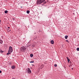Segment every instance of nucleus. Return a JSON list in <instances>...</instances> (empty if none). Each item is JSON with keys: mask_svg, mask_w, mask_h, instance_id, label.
<instances>
[{"mask_svg": "<svg viewBox=\"0 0 79 79\" xmlns=\"http://www.w3.org/2000/svg\"><path fill=\"white\" fill-rule=\"evenodd\" d=\"M21 52H24L25 50H26V48L24 46L20 48V49Z\"/></svg>", "mask_w": 79, "mask_h": 79, "instance_id": "nucleus-1", "label": "nucleus"}, {"mask_svg": "<svg viewBox=\"0 0 79 79\" xmlns=\"http://www.w3.org/2000/svg\"><path fill=\"white\" fill-rule=\"evenodd\" d=\"M8 52H10V53H12L13 52V49L12 48V47L11 46L9 47V49L8 50Z\"/></svg>", "mask_w": 79, "mask_h": 79, "instance_id": "nucleus-2", "label": "nucleus"}, {"mask_svg": "<svg viewBox=\"0 0 79 79\" xmlns=\"http://www.w3.org/2000/svg\"><path fill=\"white\" fill-rule=\"evenodd\" d=\"M27 72L28 73H29V74H31V69L30 68H28L27 69Z\"/></svg>", "mask_w": 79, "mask_h": 79, "instance_id": "nucleus-3", "label": "nucleus"}, {"mask_svg": "<svg viewBox=\"0 0 79 79\" xmlns=\"http://www.w3.org/2000/svg\"><path fill=\"white\" fill-rule=\"evenodd\" d=\"M45 1V0H40V4H41L42 3H43Z\"/></svg>", "mask_w": 79, "mask_h": 79, "instance_id": "nucleus-4", "label": "nucleus"}, {"mask_svg": "<svg viewBox=\"0 0 79 79\" xmlns=\"http://www.w3.org/2000/svg\"><path fill=\"white\" fill-rule=\"evenodd\" d=\"M16 68V67H15V66L13 65L11 66V68L12 69H15V68Z\"/></svg>", "mask_w": 79, "mask_h": 79, "instance_id": "nucleus-5", "label": "nucleus"}, {"mask_svg": "<svg viewBox=\"0 0 79 79\" xmlns=\"http://www.w3.org/2000/svg\"><path fill=\"white\" fill-rule=\"evenodd\" d=\"M37 4L40 5V0H38L37 1Z\"/></svg>", "mask_w": 79, "mask_h": 79, "instance_id": "nucleus-6", "label": "nucleus"}, {"mask_svg": "<svg viewBox=\"0 0 79 79\" xmlns=\"http://www.w3.org/2000/svg\"><path fill=\"white\" fill-rule=\"evenodd\" d=\"M51 44H54V41L53 40H52L51 41Z\"/></svg>", "mask_w": 79, "mask_h": 79, "instance_id": "nucleus-7", "label": "nucleus"}, {"mask_svg": "<svg viewBox=\"0 0 79 79\" xmlns=\"http://www.w3.org/2000/svg\"><path fill=\"white\" fill-rule=\"evenodd\" d=\"M44 64H42L40 66V68L42 69V68H43V67H44Z\"/></svg>", "mask_w": 79, "mask_h": 79, "instance_id": "nucleus-8", "label": "nucleus"}, {"mask_svg": "<svg viewBox=\"0 0 79 79\" xmlns=\"http://www.w3.org/2000/svg\"><path fill=\"white\" fill-rule=\"evenodd\" d=\"M11 52H9V51H8V53H7V55H10V54H11Z\"/></svg>", "mask_w": 79, "mask_h": 79, "instance_id": "nucleus-9", "label": "nucleus"}, {"mask_svg": "<svg viewBox=\"0 0 79 79\" xmlns=\"http://www.w3.org/2000/svg\"><path fill=\"white\" fill-rule=\"evenodd\" d=\"M3 43V40H0V44H2Z\"/></svg>", "mask_w": 79, "mask_h": 79, "instance_id": "nucleus-10", "label": "nucleus"}, {"mask_svg": "<svg viewBox=\"0 0 79 79\" xmlns=\"http://www.w3.org/2000/svg\"><path fill=\"white\" fill-rule=\"evenodd\" d=\"M68 35H65V38L66 39H68Z\"/></svg>", "mask_w": 79, "mask_h": 79, "instance_id": "nucleus-11", "label": "nucleus"}, {"mask_svg": "<svg viewBox=\"0 0 79 79\" xmlns=\"http://www.w3.org/2000/svg\"><path fill=\"white\" fill-rule=\"evenodd\" d=\"M34 55H33V54H30V57H31V58H32V56H33Z\"/></svg>", "mask_w": 79, "mask_h": 79, "instance_id": "nucleus-12", "label": "nucleus"}, {"mask_svg": "<svg viewBox=\"0 0 79 79\" xmlns=\"http://www.w3.org/2000/svg\"><path fill=\"white\" fill-rule=\"evenodd\" d=\"M30 12V11H29V10H27V14H29V13Z\"/></svg>", "mask_w": 79, "mask_h": 79, "instance_id": "nucleus-13", "label": "nucleus"}, {"mask_svg": "<svg viewBox=\"0 0 79 79\" xmlns=\"http://www.w3.org/2000/svg\"><path fill=\"white\" fill-rule=\"evenodd\" d=\"M5 13H8V11L7 10H5L4 12Z\"/></svg>", "mask_w": 79, "mask_h": 79, "instance_id": "nucleus-14", "label": "nucleus"}, {"mask_svg": "<svg viewBox=\"0 0 79 79\" xmlns=\"http://www.w3.org/2000/svg\"><path fill=\"white\" fill-rule=\"evenodd\" d=\"M3 51H2V50H0V53H3Z\"/></svg>", "mask_w": 79, "mask_h": 79, "instance_id": "nucleus-15", "label": "nucleus"}, {"mask_svg": "<svg viewBox=\"0 0 79 79\" xmlns=\"http://www.w3.org/2000/svg\"><path fill=\"white\" fill-rule=\"evenodd\" d=\"M77 51H79V48H77Z\"/></svg>", "mask_w": 79, "mask_h": 79, "instance_id": "nucleus-16", "label": "nucleus"}, {"mask_svg": "<svg viewBox=\"0 0 79 79\" xmlns=\"http://www.w3.org/2000/svg\"><path fill=\"white\" fill-rule=\"evenodd\" d=\"M7 31L8 32H9L10 31V30L9 29V28H7Z\"/></svg>", "mask_w": 79, "mask_h": 79, "instance_id": "nucleus-17", "label": "nucleus"}, {"mask_svg": "<svg viewBox=\"0 0 79 79\" xmlns=\"http://www.w3.org/2000/svg\"><path fill=\"white\" fill-rule=\"evenodd\" d=\"M32 47H35V45L34 44H33L32 45Z\"/></svg>", "mask_w": 79, "mask_h": 79, "instance_id": "nucleus-18", "label": "nucleus"}, {"mask_svg": "<svg viewBox=\"0 0 79 79\" xmlns=\"http://www.w3.org/2000/svg\"><path fill=\"white\" fill-rule=\"evenodd\" d=\"M54 66H55V67H56V66H57V65L56 64H55Z\"/></svg>", "mask_w": 79, "mask_h": 79, "instance_id": "nucleus-19", "label": "nucleus"}, {"mask_svg": "<svg viewBox=\"0 0 79 79\" xmlns=\"http://www.w3.org/2000/svg\"><path fill=\"white\" fill-rule=\"evenodd\" d=\"M34 61H31V62H30V63H34Z\"/></svg>", "mask_w": 79, "mask_h": 79, "instance_id": "nucleus-20", "label": "nucleus"}, {"mask_svg": "<svg viewBox=\"0 0 79 79\" xmlns=\"http://www.w3.org/2000/svg\"><path fill=\"white\" fill-rule=\"evenodd\" d=\"M47 3V2L45 1V2H44V4H45V3Z\"/></svg>", "mask_w": 79, "mask_h": 79, "instance_id": "nucleus-21", "label": "nucleus"}, {"mask_svg": "<svg viewBox=\"0 0 79 79\" xmlns=\"http://www.w3.org/2000/svg\"><path fill=\"white\" fill-rule=\"evenodd\" d=\"M66 42H69V41H68V40H66Z\"/></svg>", "mask_w": 79, "mask_h": 79, "instance_id": "nucleus-22", "label": "nucleus"}, {"mask_svg": "<svg viewBox=\"0 0 79 79\" xmlns=\"http://www.w3.org/2000/svg\"><path fill=\"white\" fill-rule=\"evenodd\" d=\"M13 19L14 21H15V18H13Z\"/></svg>", "mask_w": 79, "mask_h": 79, "instance_id": "nucleus-23", "label": "nucleus"}, {"mask_svg": "<svg viewBox=\"0 0 79 79\" xmlns=\"http://www.w3.org/2000/svg\"><path fill=\"white\" fill-rule=\"evenodd\" d=\"M66 58H67V60H68V59H69V58H68V57H66Z\"/></svg>", "mask_w": 79, "mask_h": 79, "instance_id": "nucleus-24", "label": "nucleus"}, {"mask_svg": "<svg viewBox=\"0 0 79 79\" xmlns=\"http://www.w3.org/2000/svg\"><path fill=\"white\" fill-rule=\"evenodd\" d=\"M37 36H36L35 37V39H37Z\"/></svg>", "mask_w": 79, "mask_h": 79, "instance_id": "nucleus-25", "label": "nucleus"}, {"mask_svg": "<svg viewBox=\"0 0 79 79\" xmlns=\"http://www.w3.org/2000/svg\"><path fill=\"white\" fill-rule=\"evenodd\" d=\"M67 60H68V61H70V60H69V59H68Z\"/></svg>", "mask_w": 79, "mask_h": 79, "instance_id": "nucleus-26", "label": "nucleus"}, {"mask_svg": "<svg viewBox=\"0 0 79 79\" xmlns=\"http://www.w3.org/2000/svg\"><path fill=\"white\" fill-rule=\"evenodd\" d=\"M0 73H2V71L0 70Z\"/></svg>", "mask_w": 79, "mask_h": 79, "instance_id": "nucleus-27", "label": "nucleus"}, {"mask_svg": "<svg viewBox=\"0 0 79 79\" xmlns=\"http://www.w3.org/2000/svg\"><path fill=\"white\" fill-rule=\"evenodd\" d=\"M8 29H10V27H8Z\"/></svg>", "mask_w": 79, "mask_h": 79, "instance_id": "nucleus-28", "label": "nucleus"}, {"mask_svg": "<svg viewBox=\"0 0 79 79\" xmlns=\"http://www.w3.org/2000/svg\"><path fill=\"white\" fill-rule=\"evenodd\" d=\"M1 23V20H0V24Z\"/></svg>", "mask_w": 79, "mask_h": 79, "instance_id": "nucleus-29", "label": "nucleus"}, {"mask_svg": "<svg viewBox=\"0 0 79 79\" xmlns=\"http://www.w3.org/2000/svg\"><path fill=\"white\" fill-rule=\"evenodd\" d=\"M12 79H15V78H12Z\"/></svg>", "mask_w": 79, "mask_h": 79, "instance_id": "nucleus-30", "label": "nucleus"}, {"mask_svg": "<svg viewBox=\"0 0 79 79\" xmlns=\"http://www.w3.org/2000/svg\"><path fill=\"white\" fill-rule=\"evenodd\" d=\"M69 61H68V62L69 63Z\"/></svg>", "mask_w": 79, "mask_h": 79, "instance_id": "nucleus-31", "label": "nucleus"}, {"mask_svg": "<svg viewBox=\"0 0 79 79\" xmlns=\"http://www.w3.org/2000/svg\"><path fill=\"white\" fill-rule=\"evenodd\" d=\"M72 69H73V68H72Z\"/></svg>", "mask_w": 79, "mask_h": 79, "instance_id": "nucleus-32", "label": "nucleus"}, {"mask_svg": "<svg viewBox=\"0 0 79 79\" xmlns=\"http://www.w3.org/2000/svg\"><path fill=\"white\" fill-rule=\"evenodd\" d=\"M32 66H34V65L32 64Z\"/></svg>", "mask_w": 79, "mask_h": 79, "instance_id": "nucleus-33", "label": "nucleus"}, {"mask_svg": "<svg viewBox=\"0 0 79 79\" xmlns=\"http://www.w3.org/2000/svg\"><path fill=\"white\" fill-rule=\"evenodd\" d=\"M40 32H42V31H40Z\"/></svg>", "mask_w": 79, "mask_h": 79, "instance_id": "nucleus-34", "label": "nucleus"}, {"mask_svg": "<svg viewBox=\"0 0 79 79\" xmlns=\"http://www.w3.org/2000/svg\"><path fill=\"white\" fill-rule=\"evenodd\" d=\"M21 8H22V7H21Z\"/></svg>", "mask_w": 79, "mask_h": 79, "instance_id": "nucleus-35", "label": "nucleus"}]
</instances>
